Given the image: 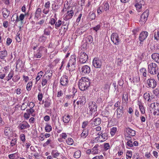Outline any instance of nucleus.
<instances>
[{"label": "nucleus", "mask_w": 159, "mask_h": 159, "mask_svg": "<svg viewBox=\"0 0 159 159\" xmlns=\"http://www.w3.org/2000/svg\"><path fill=\"white\" fill-rule=\"evenodd\" d=\"M79 69L80 74L81 75L83 76L89 74L91 71L90 67L87 65L82 66L81 69L80 67L79 68Z\"/></svg>", "instance_id": "39448f33"}, {"label": "nucleus", "mask_w": 159, "mask_h": 159, "mask_svg": "<svg viewBox=\"0 0 159 159\" xmlns=\"http://www.w3.org/2000/svg\"><path fill=\"white\" fill-rule=\"evenodd\" d=\"M104 10L106 11H108L109 8V5L107 1L104 5Z\"/></svg>", "instance_id": "49530a36"}, {"label": "nucleus", "mask_w": 159, "mask_h": 159, "mask_svg": "<svg viewBox=\"0 0 159 159\" xmlns=\"http://www.w3.org/2000/svg\"><path fill=\"white\" fill-rule=\"evenodd\" d=\"M43 97V94L41 93H39L38 95V98L39 101H41Z\"/></svg>", "instance_id": "052dcab7"}, {"label": "nucleus", "mask_w": 159, "mask_h": 159, "mask_svg": "<svg viewBox=\"0 0 159 159\" xmlns=\"http://www.w3.org/2000/svg\"><path fill=\"white\" fill-rule=\"evenodd\" d=\"M117 130V128L116 127H113L111 129L110 134L112 136H113L116 134Z\"/></svg>", "instance_id": "473e14b6"}, {"label": "nucleus", "mask_w": 159, "mask_h": 159, "mask_svg": "<svg viewBox=\"0 0 159 159\" xmlns=\"http://www.w3.org/2000/svg\"><path fill=\"white\" fill-rule=\"evenodd\" d=\"M111 39L115 44H117L119 42V37L116 34L113 33L111 35Z\"/></svg>", "instance_id": "4468645a"}, {"label": "nucleus", "mask_w": 159, "mask_h": 159, "mask_svg": "<svg viewBox=\"0 0 159 159\" xmlns=\"http://www.w3.org/2000/svg\"><path fill=\"white\" fill-rule=\"evenodd\" d=\"M126 131L128 134L131 135V136H134L135 135V132L134 130H132L129 128H127L126 129Z\"/></svg>", "instance_id": "412c9836"}, {"label": "nucleus", "mask_w": 159, "mask_h": 159, "mask_svg": "<svg viewBox=\"0 0 159 159\" xmlns=\"http://www.w3.org/2000/svg\"><path fill=\"white\" fill-rule=\"evenodd\" d=\"M154 37L155 39L157 41L159 40V31H157V32L156 31L154 33Z\"/></svg>", "instance_id": "09e8293b"}, {"label": "nucleus", "mask_w": 159, "mask_h": 159, "mask_svg": "<svg viewBox=\"0 0 159 159\" xmlns=\"http://www.w3.org/2000/svg\"><path fill=\"white\" fill-rule=\"evenodd\" d=\"M47 39V37L43 35H42L41 36L39 39V40L40 41L43 43L45 42Z\"/></svg>", "instance_id": "8fccbe9b"}, {"label": "nucleus", "mask_w": 159, "mask_h": 159, "mask_svg": "<svg viewBox=\"0 0 159 159\" xmlns=\"http://www.w3.org/2000/svg\"><path fill=\"white\" fill-rule=\"evenodd\" d=\"M152 57L156 62L159 63V54L156 53H153L152 55Z\"/></svg>", "instance_id": "4be33fe9"}, {"label": "nucleus", "mask_w": 159, "mask_h": 159, "mask_svg": "<svg viewBox=\"0 0 159 159\" xmlns=\"http://www.w3.org/2000/svg\"><path fill=\"white\" fill-rule=\"evenodd\" d=\"M122 101L124 102H127L128 100V95L126 92H124L123 93L122 96Z\"/></svg>", "instance_id": "bb28decb"}, {"label": "nucleus", "mask_w": 159, "mask_h": 159, "mask_svg": "<svg viewBox=\"0 0 159 159\" xmlns=\"http://www.w3.org/2000/svg\"><path fill=\"white\" fill-rule=\"evenodd\" d=\"M104 150L105 151L107 150L109 148V143H104Z\"/></svg>", "instance_id": "680f3d73"}, {"label": "nucleus", "mask_w": 159, "mask_h": 159, "mask_svg": "<svg viewBox=\"0 0 159 159\" xmlns=\"http://www.w3.org/2000/svg\"><path fill=\"white\" fill-rule=\"evenodd\" d=\"M80 104H84L86 102V99L85 97L83 96L80 97Z\"/></svg>", "instance_id": "2f4dec72"}, {"label": "nucleus", "mask_w": 159, "mask_h": 159, "mask_svg": "<svg viewBox=\"0 0 159 159\" xmlns=\"http://www.w3.org/2000/svg\"><path fill=\"white\" fill-rule=\"evenodd\" d=\"M74 157L76 158H79L81 156V152L80 151H77L75 152L74 155Z\"/></svg>", "instance_id": "58836bf2"}, {"label": "nucleus", "mask_w": 159, "mask_h": 159, "mask_svg": "<svg viewBox=\"0 0 159 159\" xmlns=\"http://www.w3.org/2000/svg\"><path fill=\"white\" fill-rule=\"evenodd\" d=\"M89 108L90 111L91 112V114H95L97 110V105L96 103L94 102H90L89 104Z\"/></svg>", "instance_id": "6e6552de"}, {"label": "nucleus", "mask_w": 159, "mask_h": 159, "mask_svg": "<svg viewBox=\"0 0 159 159\" xmlns=\"http://www.w3.org/2000/svg\"><path fill=\"white\" fill-rule=\"evenodd\" d=\"M90 84L89 80L85 77L82 78L78 84L79 88L82 91L87 89Z\"/></svg>", "instance_id": "f257e3e1"}, {"label": "nucleus", "mask_w": 159, "mask_h": 159, "mask_svg": "<svg viewBox=\"0 0 159 159\" xmlns=\"http://www.w3.org/2000/svg\"><path fill=\"white\" fill-rule=\"evenodd\" d=\"M56 21L54 18H51L49 21V23L52 25H53L55 24Z\"/></svg>", "instance_id": "e2e57ef3"}, {"label": "nucleus", "mask_w": 159, "mask_h": 159, "mask_svg": "<svg viewBox=\"0 0 159 159\" xmlns=\"http://www.w3.org/2000/svg\"><path fill=\"white\" fill-rule=\"evenodd\" d=\"M104 11L103 7L102 6H100L97 9V13L98 14H101Z\"/></svg>", "instance_id": "de8ad7c7"}, {"label": "nucleus", "mask_w": 159, "mask_h": 159, "mask_svg": "<svg viewBox=\"0 0 159 159\" xmlns=\"http://www.w3.org/2000/svg\"><path fill=\"white\" fill-rule=\"evenodd\" d=\"M32 85V84L31 83H29L27 84L26 85V89L27 90L30 91L31 90Z\"/></svg>", "instance_id": "774afa93"}, {"label": "nucleus", "mask_w": 159, "mask_h": 159, "mask_svg": "<svg viewBox=\"0 0 159 159\" xmlns=\"http://www.w3.org/2000/svg\"><path fill=\"white\" fill-rule=\"evenodd\" d=\"M76 56L75 54L72 55L67 64V67L70 71H73L75 69Z\"/></svg>", "instance_id": "f03ea898"}, {"label": "nucleus", "mask_w": 159, "mask_h": 159, "mask_svg": "<svg viewBox=\"0 0 159 159\" xmlns=\"http://www.w3.org/2000/svg\"><path fill=\"white\" fill-rule=\"evenodd\" d=\"M14 75V72L13 71H11L8 75L7 79V81H9L12 78Z\"/></svg>", "instance_id": "a18cd8bd"}, {"label": "nucleus", "mask_w": 159, "mask_h": 159, "mask_svg": "<svg viewBox=\"0 0 159 159\" xmlns=\"http://www.w3.org/2000/svg\"><path fill=\"white\" fill-rule=\"evenodd\" d=\"M52 128L51 125L47 124L45 127V130L47 132H49L52 130Z\"/></svg>", "instance_id": "a19ab883"}, {"label": "nucleus", "mask_w": 159, "mask_h": 159, "mask_svg": "<svg viewBox=\"0 0 159 159\" xmlns=\"http://www.w3.org/2000/svg\"><path fill=\"white\" fill-rule=\"evenodd\" d=\"M93 65L95 68H99L101 66V62L98 58H95L93 61Z\"/></svg>", "instance_id": "9d476101"}, {"label": "nucleus", "mask_w": 159, "mask_h": 159, "mask_svg": "<svg viewBox=\"0 0 159 159\" xmlns=\"http://www.w3.org/2000/svg\"><path fill=\"white\" fill-rule=\"evenodd\" d=\"M153 93L156 96L159 97V89H156L153 91Z\"/></svg>", "instance_id": "bf43d9fd"}, {"label": "nucleus", "mask_w": 159, "mask_h": 159, "mask_svg": "<svg viewBox=\"0 0 159 159\" xmlns=\"http://www.w3.org/2000/svg\"><path fill=\"white\" fill-rule=\"evenodd\" d=\"M148 35V32L147 31H143L140 34L139 36V40L141 41L140 43L142 42L147 37Z\"/></svg>", "instance_id": "ddd939ff"}, {"label": "nucleus", "mask_w": 159, "mask_h": 159, "mask_svg": "<svg viewBox=\"0 0 159 159\" xmlns=\"http://www.w3.org/2000/svg\"><path fill=\"white\" fill-rule=\"evenodd\" d=\"M41 12L42 10L41 8H37L35 13V17L37 19H38L41 16Z\"/></svg>", "instance_id": "5701e85b"}, {"label": "nucleus", "mask_w": 159, "mask_h": 159, "mask_svg": "<svg viewBox=\"0 0 159 159\" xmlns=\"http://www.w3.org/2000/svg\"><path fill=\"white\" fill-rule=\"evenodd\" d=\"M149 14V11L148 10H146L142 14L141 16L139 22H140L141 24H143L145 23L147 20V18Z\"/></svg>", "instance_id": "1a4fd4ad"}, {"label": "nucleus", "mask_w": 159, "mask_h": 159, "mask_svg": "<svg viewBox=\"0 0 159 159\" xmlns=\"http://www.w3.org/2000/svg\"><path fill=\"white\" fill-rule=\"evenodd\" d=\"M70 116L69 115H65L63 117V121L65 123H68L70 120Z\"/></svg>", "instance_id": "b1692460"}, {"label": "nucleus", "mask_w": 159, "mask_h": 159, "mask_svg": "<svg viewBox=\"0 0 159 159\" xmlns=\"http://www.w3.org/2000/svg\"><path fill=\"white\" fill-rule=\"evenodd\" d=\"M86 42L87 43H92L93 42V37L91 35L88 36L86 38Z\"/></svg>", "instance_id": "72a5a7b5"}, {"label": "nucleus", "mask_w": 159, "mask_h": 159, "mask_svg": "<svg viewBox=\"0 0 159 159\" xmlns=\"http://www.w3.org/2000/svg\"><path fill=\"white\" fill-rule=\"evenodd\" d=\"M7 55L6 50H2L0 51V57L1 58L5 57Z\"/></svg>", "instance_id": "ea45409f"}, {"label": "nucleus", "mask_w": 159, "mask_h": 159, "mask_svg": "<svg viewBox=\"0 0 159 159\" xmlns=\"http://www.w3.org/2000/svg\"><path fill=\"white\" fill-rule=\"evenodd\" d=\"M74 15V12L72 10H71L70 11H68L65 18L66 20H68L71 18Z\"/></svg>", "instance_id": "a211bd4d"}, {"label": "nucleus", "mask_w": 159, "mask_h": 159, "mask_svg": "<svg viewBox=\"0 0 159 159\" xmlns=\"http://www.w3.org/2000/svg\"><path fill=\"white\" fill-rule=\"evenodd\" d=\"M126 144L129 147H133V141L132 140L128 141L126 143Z\"/></svg>", "instance_id": "0e129e2a"}, {"label": "nucleus", "mask_w": 159, "mask_h": 159, "mask_svg": "<svg viewBox=\"0 0 159 159\" xmlns=\"http://www.w3.org/2000/svg\"><path fill=\"white\" fill-rule=\"evenodd\" d=\"M98 146H95L92 149L91 153L93 154L98 153Z\"/></svg>", "instance_id": "e433bc0d"}, {"label": "nucleus", "mask_w": 159, "mask_h": 159, "mask_svg": "<svg viewBox=\"0 0 159 159\" xmlns=\"http://www.w3.org/2000/svg\"><path fill=\"white\" fill-rule=\"evenodd\" d=\"M43 73L42 71H40L39 72L38 74L37 75L36 78V83H37V82L42 77L43 75Z\"/></svg>", "instance_id": "c85d7f7f"}, {"label": "nucleus", "mask_w": 159, "mask_h": 159, "mask_svg": "<svg viewBox=\"0 0 159 159\" xmlns=\"http://www.w3.org/2000/svg\"><path fill=\"white\" fill-rule=\"evenodd\" d=\"M2 13L3 14V17L5 18H7L9 16L10 14V11L7 9L4 8H3Z\"/></svg>", "instance_id": "6ab92c4d"}, {"label": "nucleus", "mask_w": 159, "mask_h": 159, "mask_svg": "<svg viewBox=\"0 0 159 159\" xmlns=\"http://www.w3.org/2000/svg\"><path fill=\"white\" fill-rule=\"evenodd\" d=\"M83 44L82 45V49H88V43H87L86 42H83Z\"/></svg>", "instance_id": "864d4df0"}, {"label": "nucleus", "mask_w": 159, "mask_h": 159, "mask_svg": "<svg viewBox=\"0 0 159 159\" xmlns=\"http://www.w3.org/2000/svg\"><path fill=\"white\" fill-rule=\"evenodd\" d=\"M68 83V77L66 75H63L60 80V83L63 86H66Z\"/></svg>", "instance_id": "9b49d317"}, {"label": "nucleus", "mask_w": 159, "mask_h": 159, "mask_svg": "<svg viewBox=\"0 0 159 159\" xmlns=\"http://www.w3.org/2000/svg\"><path fill=\"white\" fill-rule=\"evenodd\" d=\"M34 56L37 58H40L42 56L41 54L39 52H35L34 54Z\"/></svg>", "instance_id": "13d9d810"}, {"label": "nucleus", "mask_w": 159, "mask_h": 159, "mask_svg": "<svg viewBox=\"0 0 159 159\" xmlns=\"http://www.w3.org/2000/svg\"><path fill=\"white\" fill-rule=\"evenodd\" d=\"M101 122V118L98 117L93 118V122L92 123V125H93L95 126L99 125H100Z\"/></svg>", "instance_id": "f3484780"}, {"label": "nucleus", "mask_w": 159, "mask_h": 159, "mask_svg": "<svg viewBox=\"0 0 159 159\" xmlns=\"http://www.w3.org/2000/svg\"><path fill=\"white\" fill-rule=\"evenodd\" d=\"M146 86L148 88H154L157 85V82L154 79L149 78L146 82Z\"/></svg>", "instance_id": "423d86ee"}, {"label": "nucleus", "mask_w": 159, "mask_h": 159, "mask_svg": "<svg viewBox=\"0 0 159 159\" xmlns=\"http://www.w3.org/2000/svg\"><path fill=\"white\" fill-rule=\"evenodd\" d=\"M140 74L144 77L147 76V70L145 68H142L140 69Z\"/></svg>", "instance_id": "c756f323"}, {"label": "nucleus", "mask_w": 159, "mask_h": 159, "mask_svg": "<svg viewBox=\"0 0 159 159\" xmlns=\"http://www.w3.org/2000/svg\"><path fill=\"white\" fill-rule=\"evenodd\" d=\"M78 57L79 58V62L80 64L85 63L87 60L88 56L84 52L80 50L78 52Z\"/></svg>", "instance_id": "7ed1b4c3"}, {"label": "nucleus", "mask_w": 159, "mask_h": 159, "mask_svg": "<svg viewBox=\"0 0 159 159\" xmlns=\"http://www.w3.org/2000/svg\"><path fill=\"white\" fill-rule=\"evenodd\" d=\"M66 142L67 143V144L69 145H71L73 144L74 141L73 139L72 138H69L66 140Z\"/></svg>", "instance_id": "c03bdc74"}, {"label": "nucleus", "mask_w": 159, "mask_h": 159, "mask_svg": "<svg viewBox=\"0 0 159 159\" xmlns=\"http://www.w3.org/2000/svg\"><path fill=\"white\" fill-rule=\"evenodd\" d=\"M117 117L119 118L121 117L124 113V107L123 106L119 107L116 110Z\"/></svg>", "instance_id": "dca6fc26"}, {"label": "nucleus", "mask_w": 159, "mask_h": 159, "mask_svg": "<svg viewBox=\"0 0 159 159\" xmlns=\"http://www.w3.org/2000/svg\"><path fill=\"white\" fill-rule=\"evenodd\" d=\"M89 124V122L88 121H85L83 122L82 125V127L83 129H85L87 126Z\"/></svg>", "instance_id": "69168bd1"}, {"label": "nucleus", "mask_w": 159, "mask_h": 159, "mask_svg": "<svg viewBox=\"0 0 159 159\" xmlns=\"http://www.w3.org/2000/svg\"><path fill=\"white\" fill-rule=\"evenodd\" d=\"M30 127V125L26 121H23L20 123L18 126L20 130H22L29 128Z\"/></svg>", "instance_id": "f8f14e48"}, {"label": "nucleus", "mask_w": 159, "mask_h": 159, "mask_svg": "<svg viewBox=\"0 0 159 159\" xmlns=\"http://www.w3.org/2000/svg\"><path fill=\"white\" fill-rule=\"evenodd\" d=\"M132 152L128 151L126 153V158L127 159H130L132 157Z\"/></svg>", "instance_id": "4c0bfd02"}, {"label": "nucleus", "mask_w": 159, "mask_h": 159, "mask_svg": "<svg viewBox=\"0 0 159 159\" xmlns=\"http://www.w3.org/2000/svg\"><path fill=\"white\" fill-rule=\"evenodd\" d=\"M139 110L141 113L142 114H144L145 112V110L144 109V107L143 106L141 103H139Z\"/></svg>", "instance_id": "79ce46f5"}, {"label": "nucleus", "mask_w": 159, "mask_h": 159, "mask_svg": "<svg viewBox=\"0 0 159 159\" xmlns=\"http://www.w3.org/2000/svg\"><path fill=\"white\" fill-rule=\"evenodd\" d=\"M108 110L109 107H106L105 111L104 112V114L105 115L104 117H107L109 116V113L108 111Z\"/></svg>", "instance_id": "3c124183"}, {"label": "nucleus", "mask_w": 159, "mask_h": 159, "mask_svg": "<svg viewBox=\"0 0 159 159\" xmlns=\"http://www.w3.org/2000/svg\"><path fill=\"white\" fill-rule=\"evenodd\" d=\"M141 1V0H137V2H138V3H136L135 5V7L136 8L137 10H138L139 11H140L139 10L142 7L141 3H139V2H140ZM141 1H142V0H141Z\"/></svg>", "instance_id": "cd10ccee"}, {"label": "nucleus", "mask_w": 159, "mask_h": 159, "mask_svg": "<svg viewBox=\"0 0 159 159\" xmlns=\"http://www.w3.org/2000/svg\"><path fill=\"white\" fill-rule=\"evenodd\" d=\"M12 131V129L10 127H6L5 128L4 133L6 136H7L9 134H11Z\"/></svg>", "instance_id": "aec40b11"}, {"label": "nucleus", "mask_w": 159, "mask_h": 159, "mask_svg": "<svg viewBox=\"0 0 159 159\" xmlns=\"http://www.w3.org/2000/svg\"><path fill=\"white\" fill-rule=\"evenodd\" d=\"M17 139L16 138H13L11 142V145L13 147L16 143Z\"/></svg>", "instance_id": "603ef678"}, {"label": "nucleus", "mask_w": 159, "mask_h": 159, "mask_svg": "<svg viewBox=\"0 0 159 159\" xmlns=\"http://www.w3.org/2000/svg\"><path fill=\"white\" fill-rule=\"evenodd\" d=\"M148 72L151 74H156L158 71V67L157 65L154 63H151L148 65Z\"/></svg>", "instance_id": "20e7f679"}, {"label": "nucleus", "mask_w": 159, "mask_h": 159, "mask_svg": "<svg viewBox=\"0 0 159 159\" xmlns=\"http://www.w3.org/2000/svg\"><path fill=\"white\" fill-rule=\"evenodd\" d=\"M26 15V14H24L23 13L21 14L19 16V18L18 17V22L19 21H21V23H23L22 21L24 19L25 16Z\"/></svg>", "instance_id": "37998d69"}, {"label": "nucleus", "mask_w": 159, "mask_h": 159, "mask_svg": "<svg viewBox=\"0 0 159 159\" xmlns=\"http://www.w3.org/2000/svg\"><path fill=\"white\" fill-rule=\"evenodd\" d=\"M45 22V20L44 19H42L39 21L37 22L36 23V25H39L40 26H42Z\"/></svg>", "instance_id": "4d7b16f0"}, {"label": "nucleus", "mask_w": 159, "mask_h": 159, "mask_svg": "<svg viewBox=\"0 0 159 159\" xmlns=\"http://www.w3.org/2000/svg\"><path fill=\"white\" fill-rule=\"evenodd\" d=\"M26 113H25L24 114V117L26 119H28L30 114H32L33 112L34 111V110L32 108L27 109L26 110Z\"/></svg>", "instance_id": "2eb2a0df"}, {"label": "nucleus", "mask_w": 159, "mask_h": 159, "mask_svg": "<svg viewBox=\"0 0 159 159\" xmlns=\"http://www.w3.org/2000/svg\"><path fill=\"white\" fill-rule=\"evenodd\" d=\"M114 106L115 107L119 108V107L123 106V104L121 103L120 102L118 101L115 104Z\"/></svg>", "instance_id": "5fc2aeb1"}, {"label": "nucleus", "mask_w": 159, "mask_h": 159, "mask_svg": "<svg viewBox=\"0 0 159 159\" xmlns=\"http://www.w3.org/2000/svg\"><path fill=\"white\" fill-rule=\"evenodd\" d=\"M20 138L22 142L25 141V135L23 134H21L20 136Z\"/></svg>", "instance_id": "338daca9"}, {"label": "nucleus", "mask_w": 159, "mask_h": 159, "mask_svg": "<svg viewBox=\"0 0 159 159\" xmlns=\"http://www.w3.org/2000/svg\"><path fill=\"white\" fill-rule=\"evenodd\" d=\"M44 34L47 35H49L50 34V31L48 29H45L43 31Z\"/></svg>", "instance_id": "6e6d98bb"}, {"label": "nucleus", "mask_w": 159, "mask_h": 159, "mask_svg": "<svg viewBox=\"0 0 159 159\" xmlns=\"http://www.w3.org/2000/svg\"><path fill=\"white\" fill-rule=\"evenodd\" d=\"M11 20L13 22H15L14 23H17L18 22V15L16 13H15L12 16Z\"/></svg>", "instance_id": "393cba45"}, {"label": "nucleus", "mask_w": 159, "mask_h": 159, "mask_svg": "<svg viewBox=\"0 0 159 159\" xmlns=\"http://www.w3.org/2000/svg\"><path fill=\"white\" fill-rule=\"evenodd\" d=\"M143 97L146 100H147L148 102H150L151 101V99L150 98V95L149 93H145L144 94Z\"/></svg>", "instance_id": "c9c22d12"}, {"label": "nucleus", "mask_w": 159, "mask_h": 159, "mask_svg": "<svg viewBox=\"0 0 159 159\" xmlns=\"http://www.w3.org/2000/svg\"><path fill=\"white\" fill-rule=\"evenodd\" d=\"M51 154L54 157L56 158L59 156L60 153L57 150H53L52 151Z\"/></svg>", "instance_id": "f704fd0d"}, {"label": "nucleus", "mask_w": 159, "mask_h": 159, "mask_svg": "<svg viewBox=\"0 0 159 159\" xmlns=\"http://www.w3.org/2000/svg\"><path fill=\"white\" fill-rule=\"evenodd\" d=\"M89 131L87 129H84L81 134L82 137L83 138H85L88 135Z\"/></svg>", "instance_id": "a878e982"}, {"label": "nucleus", "mask_w": 159, "mask_h": 159, "mask_svg": "<svg viewBox=\"0 0 159 159\" xmlns=\"http://www.w3.org/2000/svg\"><path fill=\"white\" fill-rule=\"evenodd\" d=\"M62 24V21L60 20H58L56 21L55 24V28L56 29H58Z\"/></svg>", "instance_id": "7c9ffc66"}, {"label": "nucleus", "mask_w": 159, "mask_h": 159, "mask_svg": "<svg viewBox=\"0 0 159 159\" xmlns=\"http://www.w3.org/2000/svg\"><path fill=\"white\" fill-rule=\"evenodd\" d=\"M150 107L153 111L154 115H159V104L152 103L151 104Z\"/></svg>", "instance_id": "0eeeda50"}]
</instances>
